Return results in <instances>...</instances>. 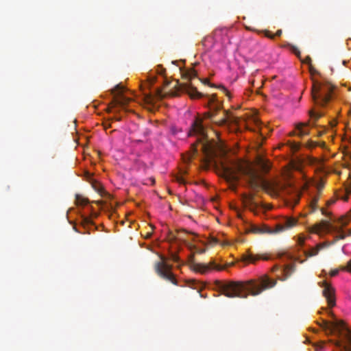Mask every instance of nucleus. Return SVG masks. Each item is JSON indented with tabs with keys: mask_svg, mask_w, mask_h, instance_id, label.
Here are the masks:
<instances>
[{
	"mask_svg": "<svg viewBox=\"0 0 351 351\" xmlns=\"http://www.w3.org/2000/svg\"><path fill=\"white\" fill-rule=\"evenodd\" d=\"M215 165L217 173L228 182L238 181V173H240L246 177L251 189H257L261 187L272 197H278L282 191L287 190L286 184L278 180L263 179L247 162L224 156L217 160Z\"/></svg>",
	"mask_w": 351,
	"mask_h": 351,
	"instance_id": "nucleus-1",
	"label": "nucleus"
},
{
	"mask_svg": "<svg viewBox=\"0 0 351 351\" xmlns=\"http://www.w3.org/2000/svg\"><path fill=\"white\" fill-rule=\"evenodd\" d=\"M277 280L263 275L259 278L243 282H231L223 283L215 282L216 288L223 295L228 298H246L249 294L256 296L263 291L271 289L276 286Z\"/></svg>",
	"mask_w": 351,
	"mask_h": 351,
	"instance_id": "nucleus-2",
	"label": "nucleus"
},
{
	"mask_svg": "<svg viewBox=\"0 0 351 351\" xmlns=\"http://www.w3.org/2000/svg\"><path fill=\"white\" fill-rule=\"evenodd\" d=\"M319 326L326 334H337L341 339L336 341L335 346L339 351H351V330L348 329L342 321L335 319L332 322L322 319Z\"/></svg>",
	"mask_w": 351,
	"mask_h": 351,
	"instance_id": "nucleus-3",
	"label": "nucleus"
},
{
	"mask_svg": "<svg viewBox=\"0 0 351 351\" xmlns=\"http://www.w3.org/2000/svg\"><path fill=\"white\" fill-rule=\"evenodd\" d=\"M349 219L346 217H341L337 219L339 225H332L327 220H322L319 223H317L309 228V231L312 233L320 234L321 232L335 233L334 241L332 243H336L339 240L344 239L346 237L351 235V229L346 233L343 228L349 223Z\"/></svg>",
	"mask_w": 351,
	"mask_h": 351,
	"instance_id": "nucleus-4",
	"label": "nucleus"
},
{
	"mask_svg": "<svg viewBox=\"0 0 351 351\" xmlns=\"http://www.w3.org/2000/svg\"><path fill=\"white\" fill-rule=\"evenodd\" d=\"M206 97L208 100L207 105L209 106V111L204 113L206 119H210L213 123L219 126L226 125L228 122H234L233 118L230 116L228 111L220 110V106L216 103V95Z\"/></svg>",
	"mask_w": 351,
	"mask_h": 351,
	"instance_id": "nucleus-5",
	"label": "nucleus"
},
{
	"mask_svg": "<svg viewBox=\"0 0 351 351\" xmlns=\"http://www.w3.org/2000/svg\"><path fill=\"white\" fill-rule=\"evenodd\" d=\"M334 86L328 81H313L311 95L315 104L326 106L332 99Z\"/></svg>",
	"mask_w": 351,
	"mask_h": 351,
	"instance_id": "nucleus-6",
	"label": "nucleus"
},
{
	"mask_svg": "<svg viewBox=\"0 0 351 351\" xmlns=\"http://www.w3.org/2000/svg\"><path fill=\"white\" fill-rule=\"evenodd\" d=\"M160 261L154 263L156 273L162 279L169 281L173 285H177V280L171 271L172 266L166 262V258L163 256L160 255Z\"/></svg>",
	"mask_w": 351,
	"mask_h": 351,
	"instance_id": "nucleus-7",
	"label": "nucleus"
},
{
	"mask_svg": "<svg viewBox=\"0 0 351 351\" xmlns=\"http://www.w3.org/2000/svg\"><path fill=\"white\" fill-rule=\"evenodd\" d=\"M320 287H323L324 289L322 291L323 295L326 298L328 306L332 308L335 306V289L331 285V284L327 282L326 281H322L319 282Z\"/></svg>",
	"mask_w": 351,
	"mask_h": 351,
	"instance_id": "nucleus-8",
	"label": "nucleus"
},
{
	"mask_svg": "<svg viewBox=\"0 0 351 351\" xmlns=\"http://www.w3.org/2000/svg\"><path fill=\"white\" fill-rule=\"evenodd\" d=\"M189 136L197 135L202 139H206L207 137L206 128L202 123V120L196 119L191 125V130L189 133Z\"/></svg>",
	"mask_w": 351,
	"mask_h": 351,
	"instance_id": "nucleus-9",
	"label": "nucleus"
},
{
	"mask_svg": "<svg viewBox=\"0 0 351 351\" xmlns=\"http://www.w3.org/2000/svg\"><path fill=\"white\" fill-rule=\"evenodd\" d=\"M297 219L292 217H286L282 219L276 225L275 228H272L273 234L279 233L290 229L297 224Z\"/></svg>",
	"mask_w": 351,
	"mask_h": 351,
	"instance_id": "nucleus-10",
	"label": "nucleus"
},
{
	"mask_svg": "<svg viewBox=\"0 0 351 351\" xmlns=\"http://www.w3.org/2000/svg\"><path fill=\"white\" fill-rule=\"evenodd\" d=\"M191 268L194 271L204 274L208 272L210 269H215L220 271L223 269L225 267L216 264L215 261H210L209 264L193 263Z\"/></svg>",
	"mask_w": 351,
	"mask_h": 351,
	"instance_id": "nucleus-11",
	"label": "nucleus"
},
{
	"mask_svg": "<svg viewBox=\"0 0 351 351\" xmlns=\"http://www.w3.org/2000/svg\"><path fill=\"white\" fill-rule=\"evenodd\" d=\"M269 260V256L266 254H254L250 252L242 255V261L254 264L258 260Z\"/></svg>",
	"mask_w": 351,
	"mask_h": 351,
	"instance_id": "nucleus-12",
	"label": "nucleus"
},
{
	"mask_svg": "<svg viewBox=\"0 0 351 351\" xmlns=\"http://www.w3.org/2000/svg\"><path fill=\"white\" fill-rule=\"evenodd\" d=\"M180 86L181 90L186 92L191 99H199L204 97L202 93L190 84H182Z\"/></svg>",
	"mask_w": 351,
	"mask_h": 351,
	"instance_id": "nucleus-13",
	"label": "nucleus"
},
{
	"mask_svg": "<svg viewBox=\"0 0 351 351\" xmlns=\"http://www.w3.org/2000/svg\"><path fill=\"white\" fill-rule=\"evenodd\" d=\"M310 125V122L308 121L306 123H298L295 125V130L298 132L295 134L293 132L291 135H298L300 137H303L304 136H308L310 134V130L307 128Z\"/></svg>",
	"mask_w": 351,
	"mask_h": 351,
	"instance_id": "nucleus-14",
	"label": "nucleus"
},
{
	"mask_svg": "<svg viewBox=\"0 0 351 351\" xmlns=\"http://www.w3.org/2000/svg\"><path fill=\"white\" fill-rule=\"evenodd\" d=\"M256 163L263 173H268L271 169V164L269 161L262 157H258L257 158Z\"/></svg>",
	"mask_w": 351,
	"mask_h": 351,
	"instance_id": "nucleus-15",
	"label": "nucleus"
},
{
	"mask_svg": "<svg viewBox=\"0 0 351 351\" xmlns=\"http://www.w3.org/2000/svg\"><path fill=\"white\" fill-rule=\"evenodd\" d=\"M180 71L181 73L182 77L184 80H191L197 76V72L193 69H180Z\"/></svg>",
	"mask_w": 351,
	"mask_h": 351,
	"instance_id": "nucleus-16",
	"label": "nucleus"
},
{
	"mask_svg": "<svg viewBox=\"0 0 351 351\" xmlns=\"http://www.w3.org/2000/svg\"><path fill=\"white\" fill-rule=\"evenodd\" d=\"M251 232L255 234H263V233H268L273 234L272 228H270L268 226H252L251 227Z\"/></svg>",
	"mask_w": 351,
	"mask_h": 351,
	"instance_id": "nucleus-17",
	"label": "nucleus"
},
{
	"mask_svg": "<svg viewBox=\"0 0 351 351\" xmlns=\"http://www.w3.org/2000/svg\"><path fill=\"white\" fill-rule=\"evenodd\" d=\"M81 224L85 228L87 229L86 233L90 234V230L88 229L90 226H94V230H97V227L95 225L94 222L88 217L82 215L81 217Z\"/></svg>",
	"mask_w": 351,
	"mask_h": 351,
	"instance_id": "nucleus-18",
	"label": "nucleus"
},
{
	"mask_svg": "<svg viewBox=\"0 0 351 351\" xmlns=\"http://www.w3.org/2000/svg\"><path fill=\"white\" fill-rule=\"evenodd\" d=\"M295 266L294 264L287 265L282 270V274L284 276V278L282 280H285L289 278L295 271Z\"/></svg>",
	"mask_w": 351,
	"mask_h": 351,
	"instance_id": "nucleus-19",
	"label": "nucleus"
},
{
	"mask_svg": "<svg viewBox=\"0 0 351 351\" xmlns=\"http://www.w3.org/2000/svg\"><path fill=\"white\" fill-rule=\"evenodd\" d=\"M92 186L95 191H97L101 193V196L106 197L108 199L112 198V195L110 193H108V192L104 191L99 183L94 182L92 183Z\"/></svg>",
	"mask_w": 351,
	"mask_h": 351,
	"instance_id": "nucleus-20",
	"label": "nucleus"
},
{
	"mask_svg": "<svg viewBox=\"0 0 351 351\" xmlns=\"http://www.w3.org/2000/svg\"><path fill=\"white\" fill-rule=\"evenodd\" d=\"M308 114H309L311 119L313 121V123L311 125L312 127H317V125H316L315 122L319 118L322 117L324 114V112H316L314 111V110H311L309 111Z\"/></svg>",
	"mask_w": 351,
	"mask_h": 351,
	"instance_id": "nucleus-21",
	"label": "nucleus"
},
{
	"mask_svg": "<svg viewBox=\"0 0 351 351\" xmlns=\"http://www.w3.org/2000/svg\"><path fill=\"white\" fill-rule=\"evenodd\" d=\"M243 202L247 206L253 208L257 207V204L254 202V196L252 195H245L243 197Z\"/></svg>",
	"mask_w": 351,
	"mask_h": 351,
	"instance_id": "nucleus-22",
	"label": "nucleus"
},
{
	"mask_svg": "<svg viewBox=\"0 0 351 351\" xmlns=\"http://www.w3.org/2000/svg\"><path fill=\"white\" fill-rule=\"evenodd\" d=\"M130 99L125 96L121 95L120 98L114 97L113 103L114 105L124 106L130 102Z\"/></svg>",
	"mask_w": 351,
	"mask_h": 351,
	"instance_id": "nucleus-23",
	"label": "nucleus"
},
{
	"mask_svg": "<svg viewBox=\"0 0 351 351\" xmlns=\"http://www.w3.org/2000/svg\"><path fill=\"white\" fill-rule=\"evenodd\" d=\"M75 202L77 206H85L89 202L87 198H85L79 194L75 195Z\"/></svg>",
	"mask_w": 351,
	"mask_h": 351,
	"instance_id": "nucleus-24",
	"label": "nucleus"
},
{
	"mask_svg": "<svg viewBox=\"0 0 351 351\" xmlns=\"http://www.w3.org/2000/svg\"><path fill=\"white\" fill-rule=\"evenodd\" d=\"M323 247L322 244H319L315 248H312L310 251H306L305 255L306 256H313L318 254L320 249Z\"/></svg>",
	"mask_w": 351,
	"mask_h": 351,
	"instance_id": "nucleus-25",
	"label": "nucleus"
},
{
	"mask_svg": "<svg viewBox=\"0 0 351 351\" xmlns=\"http://www.w3.org/2000/svg\"><path fill=\"white\" fill-rule=\"evenodd\" d=\"M186 173V171L185 170H182L180 171V175H176L174 176V180L180 184H186V181L183 177V175H184Z\"/></svg>",
	"mask_w": 351,
	"mask_h": 351,
	"instance_id": "nucleus-26",
	"label": "nucleus"
},
{
	"mask_svg": "<svg viewBox=\"0 0 351 351\" xmlns=\"http://www.w3.org/2000/svg\"><path fill=\"white\" fill-rule=\"evenodd\" d=\"M321 146L322 147H324L325 146V143L324 142H322V143H317L315 141H313L311 140H309L306 144V147L309 148V149H313V148H315V147L317 146Z\"/></svg>",
	"mask_w": 351,
	"mask_h": 351,
	"instance_id": "nucleus-27",
	"label": "nucleus"
},
{
	"mask_svg": "<svg viewBox=\"0 0 351 351\" xmlns=\"http://www.w3.org/2000/svg\"><path fill=\"white\" fill-rule=\"evenodd\" d=\"M318 200H319L318 197H315L313 199V200L311 203V205H310L311 210L309 213H313L314 211H315L317 210Z\"/></svg>",
	"mask_w": 351,
	"mask_h": 351,
	"instance_id": "nucleus-28",
	"label": "nucleus"
},
{
	"mask_svg": "<svg viewBox=\"0 0 351 351\" xmlns=\"http://www.w3.org/2000/svg\"><path fill=\"white\" fill-rule=\"evenodd\" d=\"M287 46L289 48L290 51L292 53L295 54L298 57H299V58L300 57V51L297 47H295L291 44H289V43H288Z\"/></svg>",
	"mask_w": 351,
	"mask_h": 351,
	"instance_id": "nucleus-29",
	"label": "nucleus"
},
{
	"mask_svg": "<svg viewBox=\"0 0 351 351\" xmlns=\"http://www.w3.org/2000/svg\"><path fill=\"white\" fill-rule=\"evenodd\" d=\"M124 87L121 84H117L113 89L111 90V93L114 94L116 92L121 93L123 92Z\"/></svg>",
	"mask_w": 351,
	"mask_h": 351,
	"instance_id": "nucleus-30",
	"label": "nucleus"
},
{
	"mask_svg": "<svg viewBox=\"0 0 351 351\" xmlns=\"http://www.w3.org/2000/svg\"><path fill=\"white\" fill-rule=\"evenodd\" d=\"M300 143H297L295 142H291L290 143V147L293 151H297L300 149Z\"/></svg>",
	"mask_w": 351,
	"mask_h": 351,
	"instance_id": "nucleus-31",
	"label": "nucleus"
},
{
	"mask_svg": "<svg viewBox=\"0 0 351 351\" xmlns=\"http://www.w3.org/2000/svg\"><path fill=\"white\" fill-rule=\"evenodd\" d=\"M263 33H264L265 36L267 38H269L271 39H274L275 38V35L274 34H272V32L269 30H264Z\"/></svg>",
	"mask_w": 351,
	"mask_h": 351,
	"instance_id": "nucleus-32",
	"label": "nucleus"
},
{
	"mask_svg": "<svg viewBox=\"0 0 351 351\" xmlns=\"http://www.w3.org/2000/svg\"><path fill=\"white\" fill-rule=\"evenodd\" d=\"M340 269L343 271L346 270L351 273V259L348 261L347 266H342L340 267Z\"/></svg>",
	"mask_w": 351,
	"mask_h": 351,
	"instance_id": "nucleus-33",
	"label": "nucleus"
},
{
	"mask_svg": "<svg viewBox=\"0 0 351 351\" xmlns=\"http://www.w3.org/2000/svg\"><path fill=\"white\" fill-rule=\"evenodd\" d=\"M339 269H335L331 270L330 272V276L334 277V276H337L339 274Z\"/></svg>",
	"mask_w": 351,
	"mask_h": 351,
	"instance_id": "nucleus-34",
	"label": "nucleus"
},
{
	"mask_svg": "<svg viewBox=\"0 0 351 351\" xmlns=\"http://www.w3.org/2000/svg\"><path fill=\"white\" fill-rule=\"evenodd\" d=\"M305 239L304 237H299L298 239V243L299 245L302 246L304 243Z\"/></svg>",
	"mask_w": 351,
	"mask_h": 351,
	"instance_id": "nucleus-35",
	"label": "nucleus"
},
{
	"mask_svg": "<svg viewBox=\"0 0 351 351\" xmlns=\"http://www.w3.org/2000/svg\"><path fill=\"white\" fill-rule=\"evenodd\" d=\"M324 186V183L322 181H321L317 184V188L319 191H321L323 189Z\"/></svg>",
	"mask_w": 351,
	"mask_h": 351,
	"instance_id": "nucleus-36",
	"label": "nucleus"
},
{
	"mask_svg": "<svg viewBox=\"0 0 351 351\" xmlns=\"http://www.w3.org/2000/svg\"><path fill=\"white\" fill-rule=\"evenodd\" d=\"M188 247L191 251H194L195 252L196 250L197 249V247L193 244L189 243Z\"/></svg>",
	"mask_w": 351,
	"mask_h": 351,
	"instance_id": "nucleus-37",
	"label": "nucleus"
},
{
	"mask_svg": "<svg viewBox=\"0 0 351 351\" xmlns=\"http://www.w3.org/2000/svg\"><path fill=\"white\" fill-rule=\"evenodd\" d=\"M311 61H312V60H311V57L307 56V57H306L305 60H304V62L309 64V66H310V65H311Z\"/></svg>",
	"mask_w": 351,
	"mask_h": 351,
	"instance_id": "nucleus-38",
	"label": "nucleus"
},
{
	"mask_svg": "<svg viewBox=\"0 0 351 351\" xmlns=\"http://www.w3.org/2000/svg\"><path fill=\"white\" fill-rule=\"evenodd\" d=\"M171 259L172 261H173L174 262H178L179 261V257L178 255L175 254H171Z\"/></svg>",
	"mask_w": 351,
	"mask_h": 351,
	"instance_id": "nucleus-39",
	"label": "nucleus"
},
{
	"mask_svg": "<svg viewBox=\"0 0 351 351\" xmlns=\"http://www.w3.org/2000/svg\"><path fill=\"white\" fill-rule=\"evenodd\" d=\"M326 128H324V129L322 130L318 131L317 132V136H322L324 134V133L326 132Z\"/></svg>",
	"mask_w": 351,
	"mask_h": 351,
	"instance_id": "nucleus-40",
	"label": "nucleus"
},
{
	"mask_svg": "<svg viewBox=\"0 0 351 351\" xmlns=\"http://www.w3.org/2000/svg\"><path fill=\"white\" fill-rule=\"evenodd\" d=\"M206 252V250L205 249H199L197 247V249L195 251V253H198V254H203Z\"/></svg>",
	"mask_w": 351,
	"mask_h": 351,
	"instance_id": "nucleus-41",
	"label": "nucleus"
},
{
	"mask_svg": "<svg viewBox=\"0 0 351 351\" xmlns=\"http://www.w3.org/2000/svg\"><path fill=\"white\" fill-rule=\"evenodd\" d=\"M282 29H278V30L276 32V34H275L274 35H275V36H280L282 35Z\"/></svg>",
	"mask_w": 351,
	"mask_h": 351,
	"instance_id": "nucleus-42",
	"label": "nucleus"
},
{
	"mask_svg": "<svg viewBox=\"0 0 351 351\" xmlns=\"http://www.w3.org/2000/svg\"><path fill=\"white\" fill-rule=\"evenodd\" d=\"M321 212H322V215H326V216H327V215H330V213H327V212L326 211V210H325L324 208H321Z\"/></svg>",
	"mask_w": 351,
	"mask_h": 351,
	"instance_id": "nucleus-43",
	"label": "nucleus"
},
{
	"mask_svg": "<svg viewBox=\"0 0 351 351\" xmlns=\"http://www.w3.org/2000/svg\"><path fill=\"white\" fill-rule=\"evenodd\" d=\"M309 69H310V72H311V73H313L314 72H316V71L315 70V69L313 67V66H312V65H310V66H309Z\"/></svg>",
	"mask_w": 351,
	"mask_h": 351,
	"instance_id": "nucleus-44",
	"label": "nucleus"
},
{
	"mask_svg": "<svg viewBox=\"0 0 351 351\" xmlns=\"http://www.w3.org/2000/svg\"><path fill=\"white\" fill-rule=\"evenodd\" d=\"M278 269H279V267H278V265H274V266L272 267L271 271H272L273 272H274V271H276L278 270Z\"/></svg>",
	"mask_w": 351,
	"mask_h": 351,
	"instance_id": "nucleus-45",
	"label": "nucleus"
},
{
	"mask_svg": "<svg viewBox=\"0 0 351 351\" xmlns=\"http://www.w3.org/2000/svg\"><path fill=\"white\" fill-rule=\"evenodd\" d=\"M211 243H212V244H216L218 243V241L217 239L213 238V239H212Z\"/></svg>",
	"mask_w": 351,
	"mask_h": 351,
	"instance_id": "nucleus-46",
	"label": "nucleus"
},
{
	"mask_svg": "<svg viewBox=\"0 0 351 351\" xmlns=\"http://www.w3.org/2000/svg\"><path fill=\"white\" fill-rule=\"evenodd\" d=\"M155 82V78L153 77L152 79L150 80L149 81V85H152Z\"/></svg>",
	"mask_w": 351,
	"mask_h": 351,
	"instance_id": "nucleus-47",
	"label": "nucleus"
},
{
	"mask_svg": "<svg viewBox=\"0 0 351 351\" xmlns=\"http://www.w3.org/2000/svg\"><path fill=\"white\" fill-rule=\"evenodd\" d=\"M221 88L223 90V92L226 93L228 94V90L224 86H221Z\"/></svg>",
	"mask_w": 351,
	"mask_h": 351,
	"instance_id": "nucleus-48",
	"label": "nucleus"
},
{
	"mask_svg": "<svg viewBox=\"0 0 351 351\" xmlns=\"http://www.w3.org/2000/svg\"><path fill=\"white\" fill-rule=\"evenodd\" d=\"M146 95V97H147V99H151V96L149 95L148 94H145Z\"/></svg>",
	"mask_w": 351,
	"mask_h": 351,
	"instance_id": "nucleus-49",
	"label": "nucleus"
},
{
	"mask_svg": "<svg viewBox=\"0 0 351 351\" xmlns=\"http://www.w3.org/2000/svg\"><path fill=\"white\" fill-rule=\"evenodd\" d=\"M158 95L159 97H162V94L159 90L158 91Z\"/></svg>",
	"mask_w": 351,
	"mask_h": 351,
	"instance_id": "nucleus-50",
	"label": "nucleus"
},
{
	"mask_svg": "<svg viewBox=\"0 0 351 351\" xmlns=\"http://www.w3.org/2000/svg\"><path fill=\"white\" fill-rule=\"evenodd\" d=\"M329 313H330V315L332 317H335V315H333L332 312H330Z\"/></svg>",
	"mask_w": 351,
	"mask_h": 351,
	"instance_id": "nucleus-51",
	"label": "nucleus"
},
{
	"mask_svg": "<svg viewBox=\"0 0 351 351\" xmlns=\"http://www.w3.org/2000/svg\"><path fill=\"white\" fill-rule=\"evenodd\" d=\"M195 282H194V285H193V286H191V287H192L193 289H197V287H195Z\"/></svg>",
	"mask_w": 351,
	"mask_h": 351,
	"instance_id": "nucleus-52",
	"label": "nucleus"
}]
</instances>
